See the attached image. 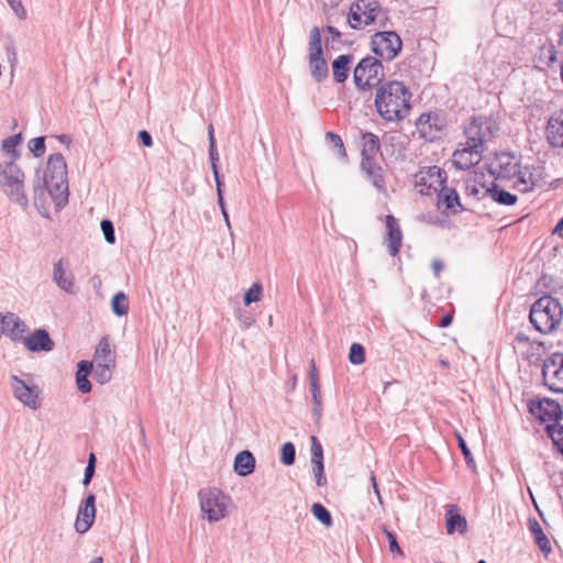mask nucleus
I'll return each instance as SVG.
<instances>
[{"mask_svg":"<svg viewBox=\"0 0 563 563\" xmlns=\"http://www.w3.org/2000/svg\"><path fill=\"white\" fill-rule=\"evenodd\" d=\"M410 98L411 95L402 82L388 81L377 89L375 107L385 121H401L409 114Z\"/></svg>","mask_w":563,"mask_h":563,"instance_id":"obj_1","label":"nucleus"},{"mask_svg":"<svg viewBox=\"0 0 563 563\" xmlns=\"http://www.w3.org/2000/svg\"><path fill=\"white\" fill-rule=\"evenodd\" d=\"M45 189L51 195L57 209L64 208L68 202L67 165L59 153L52 154L47 158L44 173Z\"/></svg>","mask_w":563,"mask_h":563,"instance_id":"obj_2","label":"nucleus"},{"mask_svg":"<svg viewBox=\"0 0 563 563\" xmlns=\"http://www.w3.org/2000/svg\"><path fill=\"white\" fill-rule=\"evenodd\" d=\"M492 173L497 179L516 178L514 188L520 192H528L533 189L536 180L531 173L521 167L520 159L510 153L496 155L492 164Z\"/></svg>","mask_w":563,"mask_h":563,"instance_id":"obj_3","label":"nucleus"},{"mask_svg":"<svg viewBox=\"0 0 563 563\" xmlns=\"http://www.w3.org/2000/svg\"><path fill=\"white\" fill-rule=\"evenodd\" d=\"M529 319L537 331L550 334L561 324L563 308L558 299L543 296L532 305Z\"/></svg>","mask_w":563,"mask_h":563,"instance_id":"obj_4","label":"nucleus"},{"mask_svg":"<svg viewBox=\"0 0 563 563\" xmlns=\"http://www.w3.org/2000/svg\"><path fill=\"white\" fill-rule=\"evenodd\" d=\"M24 180L23 170L13 159L0 163V187L9 200L23 210L29 207Z\"/></svg>","mask_w":563,"mask_h":563,"instance_id":"obj_5","label":"nucleus"},{"mask_svg":"<svg viewBox=\"0 0 563 563\" xmlns=\"http://www.w3.org/2000/svg\"><path fill=\"white\" fill-rule=\"evenodd\" d=\"M198 498L202 518L209 522L227 518L233 508L232 498L216 487L200 489Z\"/></svg>","mask_w":563,"mask_h":563,"instance_id":"obj_6","label":"nucleus"},{"mask_svg":"<svg viewBox=\"0 0 563 563\" xmlns=\"http://www.w3.org/2000/svg\"><path fill=\"white\" fill-rule=\"evenodd\" d=\"M387 21V12L377 0H357L351 5L347 16L349 24L356 30L371 24L384 27Z\"/></svg>","mask_w":563,"mask_h":563,"instance_id":"obj_7","label":"nucleus"},{"mask_svg":"<svg viewBox=\"0 0 563 563\" xmlns=\"http://www.w3.org/2000/svg\"><path fill=\"white\" fill-rule=\"evenodd\" d=\"M498 130V123L492 117H473L464 125L465 142L485 151L486 144L495 137Z\"/></svg>","mask_w":563,"mask_h":563,"instance_id":"obj_8","label":"nucleus"},{"mask_svg":"<svg viewBox=\"0 0 563 563\" xmlns=\"http://www.w3.org/2000/svg\"><path fill=\"white\" fill-rule=\"evenodd\" d=\"M384 77L385 74L380 60L373 56L362 58L354 68V84L362 91L371 90L378 86Z\"/></svg>","mask_w":563,"mask_h":563,"instance_id":"obj_9","label":"nucleus"},{"mask_svg":"<svg viewBox=\"0 0 563 563\" xmlns=\"http://www.w3.org/2000/svg\"><path fill=\"white\" fill-rule=\"evenodd\" d=\"M26 377V379H22L16 375H11L12 391L14 397L24 406L37 410L41 407L40 389L33 384L29 375Z\"/></svg>","mask_w":563,"mask_h":563,"instance_id":"obj_10","label":"nucleus"},{"mask_svg":"<svg viewBox=\"0 0 563 563\" xmlns=\"http://www.w3.org/2000/svg\"><path fill=\"white\" fill-rule=\"evenodd\" d=\"M374 53L383 59L391 60L401 51L402 42L394 31L377 32L372 37Z\"/></svg>","mask_w":563,"mask_h":563,"instance_id":"obj_11","label":"nucleus"},{"mask_svg":"<svg viewBox=\"0 0 563 563\" xmlns=\"http://www.w3.org/2000/svg\"><path fill=\"white\" fill-rule=\"evenodd\" d=\"M542 377L552 391L563 393V353H554L544 361Z\"/></svg>","mask_w":563,"mask_h":563,"instance_id":"obj_12","label":"nucleus"},{"mask_svg":"<svg viewBox=\"0 0 563 563\" xmlns=\"http://www.w3.org/2000/svg\"><path fill=\"white\" fill-rule=\"evenodd\" d=\"M483 153L476 145L461 143L453 153L452 163L459 169H470L482 161Z\"/></svg>","mask_w":563,"mask_h":563,"instance_id":"obj_13","label":"nucleus"},{"mask_svg":"<svg viewBox=\"0 0 563 563\" xmlns=\"http://www.w3.org/2000/svg\"><path fill=\"white\" fill-rule=\"evenodd\" d=\"M96 497L93 494H89L82 504L79 506L77 518L75 521V530L84 534L92 526L96 518Z\"/></svg>","mask_w":563,"mask_h":563,"instance_id":"obj_14","label":"nucleus"},{"mask_svg":"<svg viewBox=\"0 0 563 563\" xmlns=\"http://www.w3.org/2000/svg\"><path fill=\"white\" fill-rule=\"evenodd\" d=\"M445 179V174L438 166H431L427 170L420 172L417 185L426 187V190L420 188L421 194L431 195V192L438 191L444 185Z\"/></svg>","mask_w":563,"mask_h":563,"instance_id":"obj_15","label":"nucleus"},{"mask_svg":"<svg viewBox=\"0 0 563 563\" xmlns=\"http://www.w3.org/2000/svg\"><path fill=\"white\" fill-rule=\"evenodd\" d=\"M0 322L5 335L13 342H22L24 333L27 331V327L23 320L13 312H7L0 313Z\"/></svg>","mask_w":563,"mask_h":563,"instance_id":"obj_16","label":"nucleus"},{"mask_svg":"<svg viewBox=\"0 0 563 563\" xmlns=\"http://www.w3.org/2000/svg\"><path fill=\"white\" fill-rule=\"evenodd\" d=\"M417 130L421 137L433 141L443 128V120L431 113H422L416 121Z\"/></svg>","mask_w":563,"mask_h":563,"instance_id":"obj_17","label":"nucleus"},{"mask_svg":"<svg viewBox=\"0 0 563 563\" xmlns=\"http://www.w3.org/2000/svg\"><path fill=\"white\" fill-rule=\"evenodd\" d=\"M386 234L384 243L387 245L388 252L391 256H396L399 253L402 243V232L400 230L398 220L391 216H386Z\"/></svg>","mask_w":563,"mask_h":563,"instance_id":"obj_18","label":"nucleus"},{"mask_svg":"<svg viewBox=\"0 0 563 563\" xmlns=\"http://www.w3.org/2000/svg\"><path fill=\"white\" fill-rule=\"evenodd\" d=\"M24 346L34 353L51 352L55 344L45 329H37L22 340Z\"/></svg>","mask_w":563,"mask_h":563,"instance_id":"obj_19","label":"nucleus"},{"mask_svg":"<svg viewBox=\"0 0 563 563\" xmlns=\"http://www.w3.org/2000/svg\"><path fill=\"white\" fill-rule=\"evenodd\" d=\"M53 280L64 291L75 292V282L73 274L68 271L67 264L63 258L53 265Z\"/></svg>","mask_w":563,"mask_h":563,"instance_id":"obj_20","label":"nucleus"},{"mask_svg":"<svg viewBox=\"0 0 563 563\" xmlns=\"http://www.w3.org/2000/svg\"><path fill=\"white\" fill-rule=\"evenodd\" d=\"M549 142L555 147H563V108L555 111L547 126Z\"/></svg>","mask_w":563,"mask_h":563,"instance_id":"obj_21","label":"nucleus"},{"mask_svg":"<svg viewBox=\"0 0 563 563\" xmlns=\"http://www.w3.org/2000/svg\"><path fill=\"white\" fill-rule=\"evenodd\" d=\"M445 528L448 534H453L454 532L463 534L467 530L466 518L459 514L456 505H448L445 508Z\"/></svg>","mask_w":563,"mask_h":563,"instance_id":"obj_22","label":"nucleus"},{"mask_svg":"<svg viewBox=\"0 0 563 563\" xmlns=\"http://www.w3.org/2000/svg\"><path fill=\"white\" fill-rule=\"evenodd\" d=\"M435 192L438 194V205L440 208H443L444 210H451L454 212L457 211V208L462 209L459 195L455 189L449 188L445 185H443Z\"/></svg>","mask_w":563,"mask_h":563,"instance_id":"obj_23","label":"nucleus"},{"mask_svg":"<svg viewBox=\"0 0 563 563\" xmlns=\"http://www.w3.org/2000/svg\"><path fill=\"white\" fill-rule=\"evenodd\" d=\"M309 70L311 77L317 81L321 82L329 76V68L323 53L309 54Z\"/></svg>","mask_w":563,"mask_h":563,"instance_id":"obj_24","label":"nucleus"},{"mask_svg":"<svg viewBox=\"0 0 563 563\" xmlns=\"http://www.w3.org/2000/svg\"><path fill=\"white\" fill-rule=\"evenodd\" d=\"M93 363L101 365L115 366V353L110 349V342L107 336H103L95 351Z\"/></svg>","mask_w":563,"mask_h":563,"instance_id":"obj_25","label":"nucleus"},{"mask_svg":"<svg viewBox=\"0 0 563 563\" xmlns=\"http://www.w3.org/2000/svg\"><path fill=\"white\" fill-rule=\"evenodd\" d=\"M531 412L538 415L542 421L556 419L562 415L561 407L556 401H540L538 408H531Z\"/></svg>","mask_w":563,"mask_h":563,"instance_id":"obj_26","label":"nucleus"},{"mask_svg":"<svg viewBox=\"0 0 563 563\" xmlns=\"http://www.w3.org/2000/svg\"><path fill=\"white\" fill-rule=\"evenodd\" d=\"M352 62V55H340L333 60L332 71L336 82L342 84L347 79Z\"/></svg>","mask_w":563,"mask_h":563,"instance_id":"obj_27","label":"nucleus"},{"mask_svg":"<svg viewBox=\"0 0 563 563\" xmlns=\"http://www.w3.org/2000/svg\"><path fill=\"white\" fill-rule=\"evenodd\" d=\"M375 156H362V169L367 174V176L371 178L373 185L377 189H382L384 187V178L380 174V167L375 163L374 161Z\"/></svg>","mask_w":563,"mask_h":563,"instance_id":"obj_28","label":"nucleus"},{"mask_svg":"<svg viewBox=\"0 0 563 563\" xmlns=\"http://www.w3.org/2000/svg\"><path fill=\"white\" fill-rule=\"evenodd\" d=\"M255 459L250 451L240 452L234 460V471L240 476H247L254 472Z\"/></svg>","mask_w":563,"mask_h":563,"instance_id":"obj_29","label":"nucleus"},{"mask_svg":"<svg viewBox=\"0 0 563 563\" xmlns=\"http://www.w3.org/2000/svg\"><path fill=\"white\" fill-rule=\"evenodd\" d=\"M485 192L499 205L512 206L517 201V197L515 195L495 184L490 188H487Z\"/></svg>","mask_w":563,"mask_h":563,"instance_id":"obj_30","label":"nucleus"},{"mask_svg":"<svg viewBox=\"0 0 563 563\" xmlns=\"http://www.w3.org/2000/svg\"><path fill=\"white\" fill-rule=\"evenodd\" d=\"M529 529L534 537V541H536L538 548L542 552L549 553L551 551L550 541H549L548 537L544 534L541 526L539 525V522L536 519L529 520Z\"/></svg>","mask_w":563,"mask_h":563,"instance_id":"obj_31","label":"nucleus"},{"mask_svg":"<svg viewBox=\"0 0 563 563\" xmlns=\"http://www.w3.org/2000/svg\"><path fill=\"white\" fill-rule=\"evenodd\" d=\"M379 148L380 144L377 135L369 132L362 134V156H376Z\"/></svg>","mask_w":563,"mask_h":563,"instance_id":"obj_32","label":"nucleus"},{"mask_svg":"<svg viewBox=\"0 0 563 563\" xmlns=\"http://www.w3.org/2000/svg\"><path fill=\"white\" fill-rule=\"evenodd\" d=\"M112 312L118 317L126 316L129 312L128 297L123 291L117 292L111 299Z\"/></svg>","mask_w":563,"mask_h":563,"instance_id":"obj_33","label":"nucleus"},{"mask_svg":"<svg viewBox=\"0 0 563 563\" xmlns=\"http://www.w3.org/2000/svg\"><path fill=\"white\" fill-rule=\"evenodd\" d=\"M114 367L115 366L101 365L100 363L95 364L92 371L93 378L100 384L108 383L112 377V371Z\"/></svg>","mask_w":563,"mask_h":563,"instance_id":"obj_34","label":"nucleus"},{"mask_svg":"<svg viewBox=\"0 0 563 563\" xmlns=\"http://www.w3.org/2000/svg\"><path fill=\"white\" fill-rule=\"evenodd\" d=\"M312 515L325 527L332 526V516L330 511L321 504L314 503L311 506Z\"/></svg>","mask_w":563,"mask_h":563,"instance_id":"obj_35","label":"nucleus"},{"mask_svg":"<svg viewBox=\"0 0 563 563\" xmlns=\"http://www.w3.org/2000/svg\"><path fill=\"white\" fill-rule=\"evenodd\" d=\"M309 54L323 53L321 43V33L318 26H313L309 32Z\"/></svg>","mask_w":563,"mask_h":563,"instance_id":"obj_36","label":"nucleus"},{"mask_svg":"<svg viewBox=\"0 0 563 563\" xmlns=\"http://www.w3.org/2000/svg\"><path fill=\"white\" fill-rule=\"evenodd\" d=\"M549 437L552 439L555 446L563 453V426L552 424L547 428Z\"/></svg>","mask_w":563,"mask_h":563,"instance_id":"obj_37","label":"nucleus"},{"mask_svg":"<svg viewBox=\"0 0 563 563\" xmlns=\"http://www.w3.org/2000/svg\"><path fill=\"white\" fill-rule=\"evenodd\" d=\"M349 360L354 365H361L365 362V349L360 343H353L350 347Z\"/></svg>","mask_w":563,"mask_h":563,"instance_id":"obj_38","label":"nucleus"},{"mask_svg":"<svg viewBox=\"0 0 563 563\" xmlns=\"http://www.w3.org/2000/svg\"><path fill=\"white\" fill-rule=\"evenodd\" d=\"M310 391L313 399V415L316 416L317 420L321 417V395L319 389V383H316V379H312V384L310 385Z\"/></svg>","mask_w":563,"mask_h":563,"instance_id":"obj_39","label":"nucleus"},{"mask_svg":"<svg viewBox=\"0 0 563 563\" xmlns=\"http://www.w3.org/2000/svg\"><path fill=\"white\" fill-rule=\"evenodd\" d=\"M263 294V286L261 283H255L244 295L245 306L261 300Z\"/></svg>","mask_w":563,"mask_h":563,"instance_id":"obj_40","label":"nucleus"},{"mask_svg":"<svg viewBox=\"0 0 563 563\" xmlns=\"http://www.w3.org/2000/svg\"><path fill=\"white\" fill-rule=\"evenodd\" d=\"M22 142V135L21 134H15V135H12V136H9L7 139L3 140L2 142V148L3 151H5L8 154H13L12 158L13 161H15L16 158V153H15V147Z\"/></svg>","mask_w":563,"mask_h":563,"instance_id":"obj_41","label":"nucleus"},{"mask_svg":"<svg viewBox=\"0 0 563 563\" xmlns=\"http://www.w3.org/2000/svg\"><path fill=\"white\" fill-rule=\"evenodd\" d=\"M30 152L37 158L42 157L45 154V136L34 137L29 142Z\"/></svg>","mask_w":563,"mask_h":563,"instance_id":"obj_42","label":"nucleus"},{"mask_svg":"<svg viewBox=\"0 0 563 563\" xmlns=\"http://www.w3.org/2000/svg\"><path fill=\"white\" fill-rule=\"evenodd\" d=\"M280 453V460L285 465L290 466L295 463L296 450L295 445L291 442H286L285 444H283Z\"/></svg>","mask_w":563,"mask_h":563,"instance_id":"obj_43","label":"nucleus"},{"mask_svg":"<svg viewBox=\"0 0 563 563\" xmlns=\"http://www.w3.org/2000/svg\"><path fill=\"white\" fill-rule=\"evenodd\" d=\"M311 465L317 485L324 486L327 484V477L324 475L323 461L311 462Z\"/></svg>","mask_w":563,"mask_h":563,"instance_id":"obj_44","label":"nucleus"},{"mask_svg":"<svg viewBox=\"0 0 563 563\" xmlns=\"http://www.w3.org/2000/svg\"><path fill=\"white\" fill-rule=\"evenodd\" d=\"M487 188L484 186H478L475 181H467L465 184V192L470 197H474L476 199H481L482 195H487L485 192Z\"/></svg>","mask_w":563,"mask_h":563,"instance_id":"obj_45","label":"nucleus"},{"mask_svg":"<svg viewBox=\"0 0 563 563\" xmlns=\"http://www.w3.org/2000/svg\"><path fill=\"white\" fill-rule=\"evenodd\" d=\"M100 225H101V230L104 235V240L109 244H113L115 242V234H114V227H113L112 222L108 219H104L101 221Z\"/></svg>","mask_w":563,"mask_h":563,"instance_id":"obj_46","label":"nucleus"},{"mask_svg":"<svg viewBox=\"0 0 563 563\" xmlns=\"http://www.w3.org/2000/svg\"><path fill=\"white\" fill-rule=\"evenodd\" d=\"M383 532L388 540L389 551L398 555H404V552L397 542L396 536L386 527H383Z\"/></svg>","mask_w":563,"mask_h":563,"instance_id":"obj_47","label":"nucleus"},{"mask_svg":"<svg viewBox=\"0 0 563 563\" xmlns=\"http://www.w3.org/2000/svg\"><path fill=\"white\" fill-rule=\"evenodd\" d=\"M323 461L322 445L316 437H311V462Z\"/></svg>","mask_w":563,"mask_h":563,"instance_id":"obj_48","label":"nucleus"},{"mask_svg":"<svg viewBox=\"0 0 563 563\" xmlns=\"http://www.w3.org/2000/svg\"><path fill=\"white\" fill-rule=\"evenodd\" d=\"M456 439H457L459 446L462 450V453H463V455L465 457V461H466L467 465L470 467H474L475 466V462H474V459L472 456V453H471L470 449L466 445L465 440L459 433L456 434Z\"/></svg>","mask_w":563,"mask_h":563,"instance_id":"obj_49","label":"nucleus"},{"mask_svg":"<svg viewBox=\"0 0 563 563\" xmlns=\"http://www.w3.org/2000/svg\"><path fill=\"white\" fill-rule=\"evenodd\" d=\"M7 2L19 19H26V10L24 9L21 0H8Z\"/></svg>","mask_w":563,"mask_h":563,"instance_id":"obj_50","label":"nucleus"},{"mask_svg":"<svg viewBox=\"0 0 563 563\" xmlns=\"http://www.w3.org/2000/svg\"><path fill=\"white\" fill-rule=\"evenodd\" d=\"M327 139H329L333 143V145L339 148L340 157L345 158L346 151H345L344 144L342 142V139L338 134L332 133V132L327 133Z\"/></svg>","mask_w":563,"mask_h":563,"instance_id":"obj_51","label":"nucleus"},{"mask_svg":"<svg viewBox=\"0 0 563 563\" xmlns=\"http://www.w3.org/2000/svg\"><path fill=\"white\" fill-rule=\"evenodd\" d=\"M76 382H77L78 389L81 393L87 394L91 390V384L88 380V375H86V374L77 375L76 374Z\"/></svg>","mask_w":563,"mask_h":563,"instance_id":"obj_52","label":"nucleus"},{"mask_svg":"<svg viewBox=\"0 0 563 563\" xmlns=\"http://www.w3.org/2000/svg\"><path fill=\"white\" fill-rule=\"evenodd\" d=\"M95 363L88 361H80L78 363L77 375L86 374L89 375L93 371Z\"/></svg>","mask_w":563,"mask_h":563,"instance_id":"obj_53","label":"nucleus"},{"mask_svg":"<svg viewBox=\"0 0 563 563\" xmlns=\"http://www.w3.org/2000/svg\"><path fill=\"white\" fill-rule=\"evenodd\" d=\"M209 158H210V163H211V169L213 168V166H218L219 153L217 151L216 145H213V144L209 145Z\"/></svg>","mask_w":563,"mask_h":563,"instance_id":"obj_54","label":"nucleus"},{"mask_svg":"<svg viewBox=\"0 0 563 563\" xmlns=\"http://www.w3.org/2000/svg\"><path fill=\"white\" fill-rule=\"evenodd\" d=\"M139 139L141 141V143L146 146V147H151L153 145V140H152V136L151 134L145 131V130H142L139 132Z\"/></svg>","mask_w":563,"mask_h":563,"instance_id":"obj_55","label":"nucleus"},{"mask_svg":"<svg viewBox=\"0 0 563 563\" xmlns=\"http://www.w3.org/2000/svg\"><path fill=\"white\" fill-rule=\"evenodd\" d=\"M431 267L434 272L435 276H439V274L443 271L444 264L440 260H433L431 263Z\"/></svg>","mask_w":563,"mask_h":563,"instance_id":"obj_56","label":"nucleus"},{"mask_svg":"<svg viewBox=\"0 0 563 563\" xmlns=\"http://www.w3.org/2000/svg\"><path fill=\"white\" fill-rule=\"evenodd\" d=\"M309 378H310V385L312 384L313 378L316 379V383H319L314 360L310 361Z\"/></svg>","mask_w":563,"mask_h":563,"instance_id":"obj_57","label":"nucleus"},{"mask_svg":"<svg viewBox=\"0 0 563 563\" xmlns=\"http://www.w3.org/2000/svg\"><path fill=\"white\" fill-rule=\"evenodd\" d=\"M327 32L331 35V40L333 42L340 40V37H341L340 31L336 30L334 26L328 25L327 26Z\"/></svg>","mask_w":563,"mask_h":563,"instance_id":"obj_58","label":"nucleus"},{"mask_svg":"<svg viewBox=\"0 0 563 563\" xmlns=\"http://www.w3.org/2000/svg\"><path fill=\"white\" fill-rule=\"evenodd\" d=\"M212 174H213V177H214V180H216L217 192H219V189H221V187H222V181L220 179V174H219V167L218 166H213Z\"/></svg>","mask_w":563,"mask_h":563,"instance_id":"obj_59","label":"nucleus"},{"mask_svg":"<svg viewBox=\"0 0 563 563\" xmlns=\"http://www.w3.org/2000/svg\"><path fill=\"white\" fill-rule=\"evenodd\" d=\"M212 174H213V177H214V180H216L217 192H219V189H221V187H222V181L220 179V174H219V167L218 166H213Z\"/></svg>","mask_w":563,"mask_h":563,"instance_id":"obj_60","label":"nucleus"},{"mask_svg":"<svg viewBox=\"0 0 563 563\" xmlns=\"http://www.w3.org/2000/svg\"><path fill=\"white\" fill-rule=\"evenodd\" d=\"M371 483H372V485H373L374 492H375V494H376V496H377V499H378L379 504H383V499H382V496H380V493H379V489H378V485H377V483H376V477H375V475H372V476H371Z\"/></svg>","mask_w":563,"mask_h":563,"instance_id":"obj_61","label":"nucleus"},{"mask_svg":"<svg viewBox=\"0 0 563 563\" xmlns=\"http://www.w3.org/2000/svg\"><path fill=\"white\" fill-rule=\"evenodd\" d=\"M240 321L246 327H251L254 323V318L251 316H241Z\"/></svg>","mask_w":563,"mask_h":563,"instance_id":"obj_62","label":"nucleus"},{"mask_svg":"<svg viewBox=\"0 0 563 563\" xmlns=\"http://www.w3.org/2000/svg\"><path fill=\"white\" fill-rule=\"evenodd\" d=\"M451 322H452V317L449 314H445L441 319L440 327L446 328L451 324Z\"/></svg>","mask_w":563,"mask_h":563,"instance_id":"obj_63","label":"nucleus"},{"mask_svg":"<svg viewBox=\"0 0 563 563\" xmlns=\"http://www.w3.org/2000/svg\"><path fill=\"white\" fill-rule=\"evenodd\" d=\"M516 341L518 343H527V342H529V338L523 332H518L516 335Z\"/></svg>","mask_w":563,"mask_h":563,"instance_id":"obj_64","label":"nucleus"}]
</instances>
